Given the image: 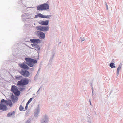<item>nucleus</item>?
<instances>
[{
	"mask_svg": "<svg viewBox=\"0 0 123 123\" xmlns=\"http://www.w3.org/2000/svg\"><path fill=\"white\" fill-rule=\"evenodd\" d=\"M20 73L23 76L26 77H29L30 75V72L25 70L22 69Z\"/></svg>",
	"mask_w": 123,
	"mask_h": 123,
	"instance_id": "39448f33",
	"label": "nucleus"
},
{
	"mask_svg": "<svg viewBox=\"0 0 123 123\" xmlns=\"http://www.w3.org/2000/svg\"><path fill=\"white\" fill-rule=\"evenodd\" d=\"M110 66L112 68H114L115 66H114V64L113 63H111L110 64Z\"/></svg>",
	"mask_w": 123,
	"mask_h": 123,
	"instance_id": "dca6fc26",
	"label": "nucleus"
},
{
	"mask_svg": "<svg viewBox=\"0 0 123 123\" xmlns=\"http://www.w3.org/2000/svg\"><path fill=\"white\" fill-rule=\"evenodd\" d=\"M11 90L16 96H19L20 94V92L18 90L17 87L15 86H12Z\"/></svg>",
	"mask_w": 123,
	"mask_h": 123,
	"instance_id": "20e7f679",
	"label": "nucleus"
},
{
	"mask_svg": "<svg viewBox=\"0 0 123 123\" xmlns=\"http://www.w3.org/2000/svg\"><path fill=\"white\" fill-rule=\"evenodd\" d=\"M25 59L27 62V64L30 67H33L34 64L37 63V62L36 60L29 57L25 58Z\"/></svg>",
	"mask_w": 123,
	"mask_h": 123,
	"instance_id": "f257e3e1",
	"label": "nucleus"
},
{
	"mask_svg": "<svg viewBox=\"0 0 123 123\" xmlns=\"http://www.w3.org/2000/svg\"><path fill=\"white\" fill-rule=\"evenodd\" d=\"M49 5L47 3H44L37 6V10H44L49 9Z\"/></svg>",
	"mask_w": 123,
	"mask_h": 123,
	"instance_id": "f03ea898",
	"label": "nucleus"
},
{
	"mask_svg": "<svg viewBox=\"0 0 123 123\" xmlns=\"http://www.w3.org/2000/svg\"><path fill=\"white\" fill-rule=\"evenodd\" d=\"M121 68V66H119L117 68V71L118 73H119V71Z\"/></svg>",
	"mask_w": 123,
	"mask_h": 123,
	"instance_id": "6ab92c4d",
	"label": "nucleus"
},
{
	"mask_svg": "<svg viewBox=\"0 0 123 123\" xmlns=\"http://www.w3.org/2000/svg\"><path fill=\"white\" fill-rule=\"evenodd\" d=\"M36 28L37 30L42 31H47L49 29L48 27H46L38 26Z\"/></svg>",
	"mask_w": 123,
	"mask_h": 123,
	"instance_id": "423d86ee",
	"label": "nucleus"
},
{
	"mask_svg": "<svg viewBox=\"0 0 123 123\" xmlns=\"http://www.w3.org/2000/svg\"><path fill=\"white\" fill-rule=\"evenodd\" d=\"M38 23L40 24L43 25H47L49 23V21L46 20L45 21H40L38 22Z\"/></svg>",
	"mask_w": 123,
	"mask_h": 123,
	"instance_id": "9b49d317",
	"label": "nucleus"
},
{
	"mask_svg": "<svg viewBox=\"0 0 123 123\" xmlns=\"http://www.w3.org/2000/svg\"><path fill=\"white\" fill-rule=\"evenodd\" d=\"M106 7L107 8V10H108V5L106 3Z\"/></svg>",
	"mask_w": 123,
	"mask_h": 123,
	"instance_id": "aec40b11",
	"label": "nucleus"
},
{
	"mask_svg": "<svg viewBox=\"0 0 123 123\" xmlns=\"http://www.w3.org/2000/svg\"><path fill=\"white\" fill-rule=\"evenodd\" d=\"M20 67L21 68L24 69H29V68L25 64L23 63L19 64Z\"/></svg>",
	"mask_w": 123,
	"mask_h": 123,
	"instance_id": "9d476101",
	"label": "nucleus"
},
{
	"mask_svg": "<svg viewBox=\"0 0 123 123\" xmlns=\"http://www.w3.org/2000/svg\"><path fill=\"white\" fill-rule=\"evenodd\" d=\"M29 82L28 80L26 78L22 79L20 81H19L17 84L19 85L23 86L27 84Z\"/></svg>",
	"mask_w": 123,
	"mask_h": 123,
	"instance_id": "7ed1b4c3",
	"label": "nucleus"
},
{
	"mask_svg": "<svg viewBox=\"0 0 123 123\" xmlns=\"http://www.w3.org/2000/svg\"><path fill=\"white\" fill-rule=\"evenodd\" d=\"M31 49H34V48H31Z\"/></svg>",
	"mask_w": 123,
	"mask_h": 123,
	"instance_id": "a878e982",
	"label": "nucleus"
},
{
	"mask_svg": "<svg viewBox=\"0 0 123 123\" xmlns=\"http://www.w3.org/2000/svg\"><path fill=\"white\" fill-rule=\"evenodd\" d=\"M30 41L34 44H37L38 43H40V41L39 39H31Z\"/></svg>",
	"mask_w": 123,
	"mask_h": 123,
	"instance_id": "1a4fd4ad",
	"label": "nucleus"
},
{
	"mask_svg": "<svg viewBox=\"0 0 123 123\" xmlns=\"http://www.w3.org/2000/svg\"><path fill=\"white\" fill-rule=\"evenodd\" d=\"M90 105H91V102H90Z\"/></svg>",
	"mask_w": 123,
	"mask_h": 123,
	"instance_id": "393cba45",
	"label": "nucleus"
},
{
	"mask_svg": "<svg viewBox=\"0 0 123 123\" xmlns=\"http://www.w3.org/2000/svg\"><path fill=\"white\" fill-rule=\"evenodd\" d=\"M38 17V16H37V15H36V16H35V17L36 18H37V17Z\"/></svg>",
	"mask_w": 123,
	"mask_h": 123,
	"instance_id": "5701e85b",
	"label": "nucleus"
},
{
	"mask_svg": "<svg viewBox=\"0 0 123 123\" xmlns=\"http://www.w3.org/2000/svg\"><path fill=\"white\" fill-rule=\"evenodd\" d=\"M12 104L10 100H8V105H9L10 107L12 106Z\"/></svg>",
	"mask_w": 123,
	"mask_h": 123,
	"instance_id": "2eb2a0df",
	"label": "nucleus"
},
{
	"mask_svg": "<svg viewBox=\"0 0 123 123\" xmlns=\"http://www.w3.org/2000/svg\"><path fill=\"white\" fill-rule=\"evenodd\" d=\"M33 98H31L29 100L27 103V104H28L29 103H30L32 100Z\"/></svg>",
	"mask_w": 123,
	"mask_h": 123,
	"instance_id": "a211bd4d",
	"label": "nucleus"
},
{
	"mask_svg": "<svg viewBox=\"0 0 123 123\" xmlns=\"http://www.w3.org/2000/svg\"><path fill=\"white\" fill-rule=\"evenodd\" d=\"M28 104H27V103L26 104V105L25 106V109H27L28 107Z\"/></svg>",
	"mask_w": 123,
	"mask_h": 123,
	"instance_id": "412c9836",
	"label": "nucleus"
},
{
	"mask_svg": "<svg viewBox=\"0 0 123 123\" xmlns=\"http://www.w3.org/2000/svg\"><path fill=\"white\" fill-rule=\"evenodd\" d=\"M18 98L15 96L13 95H12L11 96V100L13 102H15L17 101Z\"/></svg>",
	"mask_w": 123,
	"mask_h": 123,
	"instance_id": "ddd939ff",
	"label": "nucleus"
},
{
	"mask_svg": "<svg viewBox=\"0 0 123 123\" xmlns=\"http://www.w3.org/2000/svg\"><path fill=\"white\" fill-rule=\"evenodd\" d=\"M24 109V108L21 105L19 107V109L20 111H22Z\"/></svg>",
	"mask_w": 123,
	"mask_h": 123,
	"instance_id": "f3484780",
	"label": "nucleus"
},
{
	"mask_svg": "<svg viewBox=\"0 0 123 123\" xmlns=\"http://www.w3.org/2000/svg\"><path fill=\"white\" fill-rule=\"evenodd\" d=\"M38 17L40 18H49L51 16L50 15H47V16L44 15L41 13H39L37 15Z\"/></svg>",
	"mask_w": 123,
	"mask_h": 123,
	"instance_id": "6e6552de",
	"label": "nucleus"
},
{
	"mask_svg": "<svg viewBox=\"0 0 123 123\" xmlns=\"http://www.w3.org/2000/svg\"><path fill=\"white\" fill-rule=\"evenodd\" d=\"M23 89H24V88H22L21 89H20V90L21 91L22 90H23Z\"/></svg>",
	"mask_w": 123,
	"mask_h": 123,
	"instance_id": "4be33fe9",
	"label": "nucleus"
},
{
	"mask_svg": "<svg viewBox=\"0 0 123 123\" xmlns=\"http://www.w3.org/2000/svg\"><path fill=\"white\" fill-rule=\"evenodd\" d=\"M31 45L32 47L35 48V49L36 50H40V48L37 44H33Z\"/></svg>",
	"mask_w": 123,
	"mask_h": 123,
	"instance_id": "f8f14e48",
	"label": "nucleus"
},
{
	"mask_svg": "<svg viewBox=\"0 0 123 123\" xmlns=\"http://www.w3.org/2000/svg\"><path fill=\"white\" fill-rule=\"evenodd\" d=\"M15 112L14 111L10 112L8 113V117H11L13 116L15 114Z\"/></svg>",
	"mask_w": 123,
	"mask_h": 123,
	"instance_id": "4468645a",
	"label": "nucleus"
},
{
	"mask_svg": "<svg viewBox=\"0 0 123 123\" xmlns=\"http://www.w3.org/2000/svg\"><path fill=\"white\" fill-rule=\"evenodd\" d=\"M31 69H32V70H33V68H32Z\"/></svg>",
	"mask_w": 123,
	"mask_h": 123,
	"instance_id": "b1692460",
	"label": "nucleus"
},
{
	"mask_svg": "<svg viewBox=\"0 0 123 123\" xmlns=\"http://www.w3.org/2000/svg\"><path fill=\"white\" fill-rule=\"evenodd\" d=\"M36 34L39 37H41V38H44L45 37V34L44 33L42 32L37 31L36 32Z\"/></svg>",
	"mask_w": 123,
	"mask_h": 123,
	"instance_id": "0eeeda50",
	"label": "nucleus"
}]
</instances>
